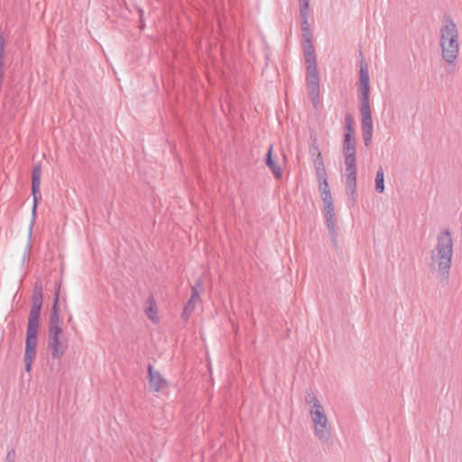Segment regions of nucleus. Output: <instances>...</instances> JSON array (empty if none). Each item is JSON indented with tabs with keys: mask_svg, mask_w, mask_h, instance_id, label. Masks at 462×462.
Returning <instances> with one entry per match:
<instances>
[{
	"mask_svg": "<svg viewBox=\"0 0 462 462\" xmlns=\"http://www.w3.org/2000/svg\"><path fill=\"white\" fill-rule=\"evenodd\" d=\"M439 47L441 57L445 61L457 60L459 54L458 30L456 23L449 14L443 17L440 27Z\"/></svg>",
	"mask_w": 462,
	"mask_h": 462,
	"instance_id": "f03ea898",
	"label": "nucleus"
},
{
	"mask_svg": "<svg viewBox=\"0 0 462 462\" xmlns=\"http://www.w3.org/2000/svg\"><path fill=\"white\" fill-rule=\"evenodd\" d=\"M375 190L379 193L384 191V174L382 167H379L375 176Z\"/></svg>",
	"mask_w": 462,
	"mask_h": 462,
	"instance_id": "aec40b11",
	"label": "nucleus"
},
{
	"mask_svg": "<svg viewBox=\"0 0 462 462\" xmlns=\"http://www.w3.org/2000/svg\"><path fill=\"white\" fill-rule=\"evenodd\" d=\"M41 176H42V167L40 163H37L33 166L32 171V195L33 197V206H32V214L34 215L36 212V208L39 201L42 199V194L40 191L41 185Z\"/></svg>",
	"mask_w": 462,
	"mask_h": 462,
	"instance_id": "0eeeda50",
	"label": "nucleus"
},
{
	"mask_svg": "<svg viewBox=\"0 0 462 462\" xmlns=\"http://www.w3.org/2000/svg\"><path fill=\"white\" fill-rule=\"evenodd\" d=\"M42 306V287L41 284L36 283L32 290V305L28 318L25 339L24 368L28 373L31 372L32 365L36 356L38 328L40 325Z\"/></svg>",
	"mask_w": 462,
	"mask_h": 462,
	"instance_id": "f257e3e1",
	"label": "nucleus"
},
{
	"mask_svg": "<svg viewBox=\"0 0 462 462\" xmlns=\"http://www.w3.org/2000/svg\"><path fill=\"white\" fill-rule=\"evenodd\" d=\"M310 98L316 108L319 103V84L308 85Z\"/></svg>",
	"mask_w": 462,
	"mask_h": 462,
	"instance_id": "6ab92c4d",
	"label": "nucleus"
},
{
	"mask_svg": "<svg viewBox=\"0 0 462 462\" xmlns=\"http://www.w3.org/2000/svg\"><path fill=\"white\" fill-rule=\"evenodd\" d=\"M356 156H346V188L347 195L352 200V204L356 203Z\"/></svg>",
	"mask_w": 462,
	"mask_h": 462,
	"instance_id": "39448f33",
	"label": "nucleus"
},
{
	"mask_svg": "<svg viewBox=\"0 0 462 462\" xmlns=\"http://www.w3.org/2000/svg\"><path fill=\"white\" fill-rule=\"evenodd\" d=\"M301 35L304 42H309L312 39V33L310 29L301 30Z\"/></svg>",
	"mask_w": 462,
	"mask_h": 462,
	"instance_id": "c85d7f7f",
	"label": "nucleus"
},
{
	"mask_svg": "<svg viewBox=\"0 0 462 462\" xmlns=\"http://www.w3.org/2000/svg\"><path fill=\"white\" fill-rule=\"evenodd\" d=\"M315 436L323 443H328L331 439V429L328 427V421H323L314 424Z\"/></svg>",
	"mask_w": 462,
	"mask_h": 462,
	"instance_id": "9b49d317",
	"label": "nucleus"
},
{
	"mask_svg": "<svg viewBox=\"0 0 462 462\" xmlns=\"http://www.w3.org/2000/svg\"><path fill=\"white\" fill-rule=\"evenodd\" d=\"M343 146L345 147H356L355 135H350L349 133H344Z\"/></svg>",
	"mask_w": 462,
	"mask_h": 462,
	"instance_id": "b1692460",
	"label": "nucleus"
},
{
	"mask_svg": "<svg viewBox=\"0 0 462 462\" xmlns=\"http://www.w3.org/2000/svg\"><path fill=\"white\" fill-rule=\"evenodd\" d=\"M325 217H326V225H327V228L328 231V235L331 238L332 243L336 245L337 232V228H336L335 214L329 213V215H325Z\"/></svg>",
	"mask_w": 462,
	"mask_h": 462,
	"instance_id": "4468645a",
	"label": "nucleus"
},
{
	"mask_svg": "<svg viewBox=\"0 0 462 462\" xmlns=\"http://www.w3.org/2000/svg\"><path fill=\"white\" fill-rule=\"evenodd\" d=\"M307 75L319 74L317 66H307L306 67Z\"/></svg>",
	"mask_w": 462,
	"mask_h": 462,
	"instance_id": "72a5a7b5",
	"label": "nucleus"
},
{
	"mask_svg": "<svg viewBox=\"0 0 462 462\" xmlns=\"http://www.w3.org/2000/svg\"><path fill=\"white\" fill-rule=\"evenodd\" d=\"M313 150L315 152H317V156L314 160V166H315V170H316L317 179H324V177H327V171H326V169L324 166L321 153L319 152V149L317 146L313 147Z\"/></svg>",
	"mask_w": 462,
	"mask_h": 462,
	"instance_id": "ddd939ff",
	"label": "nucleus"
},
{
	"mask_svg": "<svg viewBox=\"0 0 462 462\" xmlns=\"http://www.w3.org/2000/svg\"><path fill=\"white\" fill-rule=\"evenodd\" d=\"M61 333V328H53L52 331H48V349L54 359L61 358L68 348L67 344L60 341Z\"/></svg>",
	"mask_w": 462,
	"mask_h": 462,
	"instance_id": "423d86ee",
	"label": "nucleus"
},
{
	"mask_svg": "<svg viewBox=\"0 0 462 462\" xmlns=\"http://www.w3.org/2000/svg\"><path fill=\"white\" fill-rule=\"evenodd\" d=\"M309 15H310V5L300 6V28L310 29V25L309 23Z\"/></svg>",
	"mask_w": 462,
	"mask_h": 462,
	"instance_id": "f3484780",
	"label": "nucleus"
},
{
	"mask_svg": "<svg viewBox=\"0 0 462 462\" xmlns=\"http://www.w3.org/2000/svg\"><path fill=\"white\" fill-rule=\"evenodd\" d=\"M318 181L319 183V189L321 192V198L325 196L328 193H330L329 186L328 183L327 177H324V179H318Z\"/></svg>",
	"mask_w": 462,
	"mask_h": 462,
	"instance_id": "5701e85b",
	"label": "nucleus"
},
{
	"mask_svg": "<svg viewBox=\"0 0 462 462\" xmlns=\"http://www.w3.org/2000/svg\"><path fill=\"white\" fill-rule=\"evenodd\" d=\"M310 412L311 419H312V421L314 424L328 420V418L324 412L322 405H317L316 407H311Z\"/></svg>",
	"mask_w": 462,
	"mask_h": 462,
	"instance_id": "2eb2a0df",
	"label": "nucleus"
},
{
	"mask_svg": "<svg viewBox=\"0 0 462 462\" xmlns=\"http://www.w3.org/2000/svg\"><path fill=\"white\" fill-rule=\"evenodd\" d=\"M304 59L307 66H317V60L315 54L311 56H304Z\"/></svg>",
	"mask_w": 462,
	"mask_h": 462,
	"instance_id": "c756f323",
	"label": "nucleus"
},
{
	"mask_svg": "<svg viewBox=\"0 0 462 462\" xmlns=\"http://www.w3.org/2000/svg\"><path fill=\"white\" fill-rule=\"evenodd\" d=\"M309 1H310V0H299V5H300V6H303V5H310Z\"/></svg>",
	"mask_w": 462,
	"mask_h": 462,
	"instance_id": "e433bc0d",
	"label": "nucleus"
},
{
	"mask_svg": "<svg viewBox=\"0 0 462 462\" xmlns=\"http://www.w3.org/2000/svg\"><path fill=\"white\" fill-rule=\"evenodd\" d=\"M349 133L350 135H355L354 121L349 113L345 116V132Z\"/></svg>",
	"mask_w": 462,
	"mask_h": 462,
	"instance_id": "4be33fe9",
	"label": "nucleus"
},
{
	"mask_svg": "<svg viewBox=\"0 0 462 462\" xmlns=\"http://www.w3.org/2000/svg\"><path fill=\"white\" fill-rule=\"evenodd\" d=\"M139 12H140V16L142 17L143 12V10H140Z\"/></svg>",
	"mask_w": 462,
	"mask_h": 462,
	"instance_id": "ea45409f",
	"label": "nucleus"
},
{
	"mask_svg": "<svg viewBox=\"0 0 462 462\" xmlns=\"http://www.w3.org/2000/svg\"><path fill=\"white\" fill-rule=\"evenodd\" d=\"M370 96V86H358V96Z\"/></svg>",
	"mask_w": 462,
	"mask_h": 462,
	"instance_id": "7c9ffc66",
	"label": "nucleus"
},
{
	"mask_svg": "<svg viewBox=\"0 0 462 462\" xmlns=\"http://www.w3.org/2000/svg\"><path fill=\"white\" fill-rule=\"evenodd\" d=\"M265 164L268 166V168L273 172V176L276 179H281L282 176V171L280 166L277 164L275 160L273 157V145H270L268 152L266 153L265 159H264Z\"/></svg>",
	"mask_w": 462,
	"mask_h": 462,
	"instance_id": "f8f14e48",
	"label": "nucleus"
},
{
	"mask_svg": "<svg viewBox=\"0 0 462 462\" xmlns=\"http://www.w3.org/2000/svg\"><path fill=\"white\" fill-rule=\"evenodd\" d=\"M199 290H202V282L200 280H198L194 286H192V293L190 299L188 300L186 305L184 306L182 312V319H188L190 313L193 311L197 301L199 299Z\"/></svg>",
	"mask_w": 462,
	"mask_h": 462,
	"instance_id": "1a4fd4ad",
	"label": "nucleus"
},
{
	"mask_svg": "<svg viewBox=\"0 0 462 462\" xmlns=\"http://www.w3.org/2000/svg\"><path fill=\"white\" fill-rule=\"evenodd\" d=\"M68 322H69V323H72V317H69V318Z\"/></svg>",
	"mask_w": 462,
	"mask_h": 462,
	"instance_id": "4c0bfd02",
	"label": "nucleus"
},
{
	"mask_svg": "<svg viewBox=\"0 0 462 462\" xmlns=\"http://www.w3.org/2000/svg\"><path fill=\"white\" fill-rule=\"evenodd\" d=\"M59 323H60V314H59V288H58V289H56V292H55L54 299H53L48 331H52L53 328L54 329L61 328L60 327Z\"/></svg>",
	"mask_w": 462,
	"mask_h": 462,
	"instance_id": "9d476101",
	"label": "nucleus"
},
{
	"mask_svg": "<svg viewBox=\"0 0 462 462\" xmlns=\"http://www.w3.org/2000/svg\"><path fill=\"white\" fill-rule=\"evenodd\" d=\"M321 199L324 203L325 215L335 214L331 193L326 194Z\"/></svg>",
	"mask_w": 462,
	"mask_h": 462,
	"instance_id": "412c9836",
	"label": "nucleus"
},
{
	"mask_svg": "<svg viewBox=\"0 0 462 462\" xmlns=\"http://www.w3.org/2000/svg\"><path fill=\"white\" fill-rule=\"evenodd\" d=\"M0 53L5 54V39L0 33Z\"/></svg>",
	"mask_w": 462,
	"mask_h": 462,
	"instance_id": "f704fd0d",
	"label": "nucleus"
},
{
	"mask_svg": "<svg viewBox=\"0 0 462 462\" xmlns=\"http://www.w3.org/2000/svg\"><path fill=\"white\" fill-rule=\"evenodd\" d=\"M360 103V114L362 116L361 128L364 143L368 147L372 143L373 137V118L370 107V96H358Z\"/></svg>",
	"mask_w": 462,
	"mask_h": 462,
	"instance_id": "20e7f679",
	"label": "nucleus"
},
{
	"mask_svg": "<svg viewBox=\"0 0 462 462\" xmlns=\"http://www.w3.org/2000/svg\"><path fill=\"white\" fill-rule=\"evenodd\" d=\"M304 56H311L315 54V49L312 44V42L310 41L309 42H304Z\"/></svg>",
	"mask_w": 462,
	"mask_h": 462,
	"instance_id": "a878e982",
	"label": "nucleus"
},
{
	"mask_svg": "<svg viewBox=\"0 0 462 462\" xmlns=\"http://www.w3.org/2000/svg\"><path fill=\"white\" fill-rule=\"evenodd\" d=\"M453 254V241L449 230L445 229L437 238L438 269L443 281H448Z\"/></svg>",
	"mask_w": 462,
	"mask_h": 462,
	"instance_id": "7ed1b4c3",
	"label": "nucleus"
},
{
	"mask_svg": "<svg viewBox=\"0 0 462 462\" xmlns=\"http://www.w3.org/2000/svg\"><path fill=\"white\" fill-rule=\"evenodd\" d=\"M431 258L434 259V251H431Z\"/></svg>",
	"mask_w": 462,
	"mask_h": 462,
	"instance_id": "58836bf2",
	"label": "nucleus"
},
{
	"mask_svg": "<svg viewBox=\"0 0 462 462\" xmlns=\"http://www.w3.org/2000/svg\"><path fill=\"white\" fill-rule=\"evenodd\" d=\"M14 460H15V451H14V449L12 448L7 452L5 462H14Z\"/></svg>",
	"mask_w": 462,
	"mask_h": 462,
	"instance_id": "473e14b6",
	"label": "nucleus"
},
{
	"mask_svg": "<svg viewBox=\"0 0 462 462\" xmlns=\"http://www.w3.org/2000/svg\"><path fill=\"white\" fill-rule=\"evenodd\" d=\"M146 303L148 306L145 308L144 312L150 319L154 320L157 313V307L152 295L149 296Z\"/></svg>",
	"mask_w": 462,
	"mask_h": 462,
	"instance_id": "a211bd4d",
	"label": "nucleus"
},
{
	"mask_svg": "<svg viewBox=\"0 0 462 462\" xmlns=\"http://www.w3.org/2000/svg\"><path fill=\"white\" fill-rule=\"evenodd\" d=\"M448 66L446 67V72L448 74H452L456 71V69H457V60H452V62L450 61H446Z\"/></svg>",
	"mask_w": 462,
	"mask_h": 462,
	"instance_id": "cd10ccee",
	"label": "nucleus"
},
{
	"mask_svg": "<svg viewBox=\"0 0 462 462\" xmlns=\"http://www.w3.org/2000/svg\"><path fill=\"white\" fill-rule=\"evenodd\" d=\"M343 154L344 156H356V147H345L343 146Z\"/></svg>",
	"mask_w": 462,
	"mask_h": 462,
	"instance_id": "2f4dec72",
	"label": "nucleus"
},
{
	"mask_svg": "<svg viewBox=\"0 0 462 462\" xmlns=\"http://www.w3.org/2000/svg\"><path fill=\"white\" fill-rule=\"evenodd\" d=\"M148 381L150 390L155 393L161 392L167 386V381L153 369L151 364L148 365Z\"/></svg>",
	"mask_w": 462,
	"mask_h": 462,
	"instance_id": "6e6552de",
	"label": "nucleus"
},
{
	"mask_svg": "<svg viewBox=\"0 0 462 462\" xmlns=\"http://www.w3.org/2000/svg\"><path fill=\"white\" fill-rule=\"evenodd\" d=\"M358 86H370V77L367 65L363 60L360 62Z\"/></svg>",
	"mask_w": 462,
	"mask_h": 462,
	"instance_id": "dca6fc26",
	"label": "nucleus"
},
{
	"mask_svg": "<svg viewBox=\"0 0 462 462\" xmlns=\"http://www.w3.org/2000/svg\"><path fill=\"white\" fill-rule=\"evenodd\" d=\"M305 402L308 404H311L312 405L311 407H316L317 405H321L319 401L317 399L316 395L311 392H308L306 393Z\"/></svg>",
	"mask_w": 462,
	"mask_h": 462,
	"instance_id": "393cba45",
	"label": "nucleus"
},
{
	"mask_svg": "<svg viewBox=\"0 0 462 462\" xmlns=\"http://www.w3.org/2000/svg\"><path fill=\"white\" fill-rule=\"evenodd\" d=\"M306 82L308 85L319 84V74L307 75Z\"/></svg>",
	"mask_w": 462,
	"mask_h": 462,
	"instance_id": "bb28decb",
	"label": "nucleus"
},
{
	"mask_svg": "<svg viewBox=\"0 0 462 462\" xmlns=\"http://www.w3.org/2000/svg\"><path fill=\"white\" fill-rule=\"evenodd\" d=\"M4 56H5V54L0 53V75L1 76H4V66H5Z\"/></svg>",
	"mask_w": 462,
	"mask_h": 462,
	"instance_id": "c9c22d12",
	"label": "nucleus"
}]
</instances>
